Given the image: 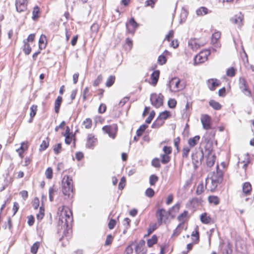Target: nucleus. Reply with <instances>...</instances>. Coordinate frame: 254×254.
Here are the masks:
<instances>
[{
  "instance_id": "obj_1",
  "label": "nucleus",
  "mask_w": 254,
  "mask_h": 254,
  "mask_svg": "<svg viewBox=\"0 0 254 254\" xmlns=\"http://www.w3.org/2000/svg\"><path fill=\"white\" fill-rule=\"evenodd\" d=\"M58 216L59 226L61 227V228H59V233L60 235L62 233L60 241L62 242L63 246L65 247L72 238V212L68 207L63 205L58 208Z\"/></svg>"
},
{
  "instance_id": "obj_2",
  "label": "nucleus",
  "mask_w": 254,
  "mask_h": 254,
  "mask_svg": "<svg viewBox=\"0 0 254 254\" xmlns=\"http://www.w3.org/2000/svg\"><path fill=\"white\" fill-rule=\"evenodd\" d=\"M74 185L72 177L64 175L62 180V191L67 198H72L74 194Z\"/></svg>"
},
{
  "instance_id": "obj_3",
  "label": "nucleus",
  "mask_w": 254,
  "mask_h": 254,
  "mask_svg": "<svg viewBox=\"0 0 254 254\" xmlns=\"http://www.w3.org/2000/svg\"><path fill=\"white\" fill-rule=\"evenodd\" d=\"M186 86V81L176 77L172 78L169 83L170 90L172 92H178L185 89Z\"/></svg>"
},
{
  "instance_id": "obj_4",
  "label": "nucleus",
  "mask_w": 254,
  "mask_h": 254,
  "mask_svg": "<svg viewBox=\"0 0 254 254\" xmlns=\"http://www.w3.org/2000/svg\"><path fill=\"white\" fill-rule=\"evenodd\" d=\"M164 96L161 93H152L150 94V101L151 105L156 108H159L164 104Z\"/></svg>"
},
{
  "instance_id": "obj_5",
  "label": "nucleus",
  "mask_w": 254,
  "mask_h": 254,
  "mask_svg": "<svg viewBox=\"0 0 254 254\" xmlns=\"http://www.w3.org/2000/svg\"><path fill=\"white\" fill-rule=\"evenodd\" d=\"M223 180V173L218 169V166H217L216 172L214 173L212 177L211 181L212 187L210 188V191L212 192L214 191L218 185L222 183Z\"/></svg>"
},
{
  "instance_id": "obj_6",
  "label": "nucleus",
  "mask_w": 254,
  "mask_h": 254,
  "mask_svg": "<svg viewBox=\"0 0 254 254\" xmlns=\"http://www.w3.org/2000/svg\"><path fill=\"white\" fill-rule=\"evenodd\" d=\"M210 53V51L207 49L200 51L193 58L194 65H197L205 63L207 61Z\"/></svg>"
},
{
  "instance_id": "obj_7",
  "label": "nucleus",
  "mask_w": 254,
  "mask_h": 254,
  "mask_svg": "<svg viewBox=\"0 0 254 254\" xmlns=\"http://www.w3.org/2000/svg\"><path fill=\"white\" fill-rule=\"evenodd\" d=\"M62 135L65 137L64 142L66 144L70 145L72 143L74 146H75L76 141L75 133L70 131L68 126L65 127V131L62 132Z\"/></svg>"
},
{
  "instance_id": "obj_8",
  "label": "nucleus",
  "mask_w": 254,
  "mask_h": 254,
  "mask_svg": "<svg viewBox=\"0 0 254 254\" xmlns=\"http://www.w3.org/2000/svg\"><path fill=\"white\" fill-rule=\"evenodd\" d=\"M172 147L170 146H164L162 148L163 153L160 155L161 162L163 164H168L171 159L170 155L172 152Z\"/></svg>"
},
{
  "instance_id": "obj_9",
  "label": "nucleus",
  "mask_w": 254,
  "mask_h": 254,
  "mask_svg": "<svg viewBox=\"0 0 254 254\" xmlns=\"http://www.w3.org/2000/svg\"><path fill=\"white\" fill-rule=\"evenodd\" d=\"M169 215L170 213L164 209H158L156 212V217L158 225H161L163 223H166L169 218Z\"/></svg>"
},
{
  "instance_id": "obj_10",
  "label": "nucleus",
  "mask_w": 254,
  "mask_h": 254,
  "mask_svg": "<svg viewBox=\"0 0 254 254\" xmlns=\"http://www.w3.org/2000/svg\"><path fill=\"white\" fill-rule=\"evenodd\" d=\"M98 144V138L93 133L87 134L85 140V146L87 148L93 149Z\"/></svg>"
},
{
  "instance_id": "obj_11",
  "label": "nucleus",
  "mask_w": 254,
  "mask_h": 254,
  "mask_svg": "<svg viewBox=\"0 0 254 254\" xmlns=\"http://www.w3.org/2000/svg\"><path fill=\"white\" fill-rule=\"evenodd\" d=\"M102 130L104 133L108 134L110 137L115 139L118 131V127L116 124L105 126L102 127Z\"/></svg>"
},
{
  "instance_id": "obj_12",
  "label": "nucleus",
  "mask_w": 254,
  "mask_h": 254,
  "mask_svg": "<svg viewBox=\"0 0 254 254\" xmlns=\"http://www.w3.org/2000/svg\"><path fill=\"white\" fill-rule=\"evenodd\" d=\"M206 44L205 41H202L199 39L191 38L188 42L189 47L193 51H196L203 47Z\"/></svg>"
},
{
  "instance_id": "obj_13",
  "label": "nucleus",
  "mask_w": 254,
  "mask_h": 254,
  "mask_svg": "<svg viewBox=\"0 0 254 254\" xmlns=\"http://www.w3.org/2000/svg\"><path fill=\"white\" fill-rule=\"evenodd\" d=\"M200 121L203 128L205 130H209L212 128L211 127V117L207 114L201 115Z\"/></svg>"
},
{
  "instance_id": "obj_14",
  "label": "nucleus",
  "mask_w": 254,
  "mask_h": 254,
  "mask_svg": "<svg viewBox=\"0 0 254 254\" xmlns=\"http://www.w3.org/2000/svg\"><path fill=\"white\" fill-rule=\"evenodd\" d=\"M239 85L240 89L243 93L249 96H251L252 95L251 91L249 89L246 80L244 78H240Z\"/></svg>"
},
{
  "instance_id": "obj_15",
  "label": "nucleus",
  "mask_w": 254,
  "mask_h": 254,
  "mask_svg": "<svg viewBox=\"0 0 254 254\" xmlns=\"http://www.w3.org/2000/svg\"><path fill=\"white\" fill-rule=\"evenodd\" d=\"M126 26L127 28V32L133 35L135 32L136 29L138 27V24L135 21L134 18L131 17L128 22L126 23Z\"/></svg>"
},
{
  "instance_id": "obj_16",
  "label": "nucleus",
  "mask_w": 254,
  "mask_h": 254,
  "mask_svg": "<svg viewBox=\"0 0 254 254\" xmlns=\"http://www.w3.org/2000/svg\"><path fill=\"white\" fill-rule=\"evenodd\" d=\"M190 217L189 211L184 210L182 213L180 214L177 217V220L180 222L179 224L184 227V225L188 223Z\"/></svg>"
},
{
  "instance_id": "obj_17",
  "label": "nucleus",
  "mask_w": 254,
  "mask_h": 254,
  "mask_svg": "<svg viewBox=\"0 0 254 254\" xmlns=\"http://www.w3.org/2000/svg\"><path fill=\"white\" fill-rule=\"evenodd\" d=\"M28 0H16L15 2L16 8L19 12L25 11L27 9Z\"/></svg>"
},
{
  "instance_id": "obj_18",
  "label": "nucleus",
  "mask_w": 254,
  "mask_h": 254,
  "mask_svg": "<svg viewBox=\"0 0 254 254\" xmlns=\"http://www.w3.org/2000/svg\"><path fill=\"white\" fill-rule=\"evenodd\" d=\"M206 83L208 88L211 91H214L216 88L221 85V82L216 78H210L206 81Z\"/></svg>"
},
{
  "instance_id": "obj_19",
  "label": "nucleus",
  "mask_w": 254,
  "mask_h": 254,
  "mask_svg": "<svg viewBox=\"0 0 254 254\" xmlns=\"http://www.w3.org/2000/svg\"><path fill=\"white\" fill-rule=\"evenodd\" d=\"M244 15L241 12L236 14L233 17L231 21V22L236 25L238 27H241L243 24Z\"/></svg>"
},
{
  "instance_id": "obj_20",
  "label": "nucleus",
  "mask_w": 254,
  "mask_h": 254,
  "mask_svg": "<svg viewBox=\"0 0 254 254\" xmlns=\"http://www.w3.org/2000/svg\"><path fill=\"white\" fill-rule=\"evenodd\" d=\"M29 145L27 141L22 142L20 143V147L16 150L19 157L22 159L24 157V154L28 149Z\"/></svg>"
},
{
  "instance_id": "obj_21",
  "label": "nucleus",
  "mask_w": 254,
  "mask_h": 254,
  "mask_svg": "<svg viewBox=\"0 0 254 254\" xmlns=\"http://www.w3.org/2000/svg\"><path fill=\"white\" fill-rule=\"evenodd\" d=\"M160 76V71L156 70L154 71L150 76L149 83L153 86H155L158 81Z\"/></svg>"
},
{
  "instance_id": "obj_22",
  "label": "nucleus",
  "mask_w": 254,
  "mask_h": 254,
  "mask_svg": "<svg viewBox=\"0 0 254 254\" xmlns=\"http://www.w3.org/2000/svg\"><path fill=\"white\" fill-rule=\"evenodd\" d=\"M171 53L165 50L164 51L163 54L158 57L157 62L160 65H163L167 62V57L171 56Z\"/></svg>"
},
{
  "instance_id": "obj_23",
  "label": "nucleus",
  "mask_w": 254,
  "mask_h": 254,
  "mask_svg": "<svg viewBox=\"0 0 254 254\" xmlns=\"http://www.w3.org/2000/svg\"><path fill=\"white\" fill-rule=\"evenodd\" d=\"M48 40L46 35H41L38 42V47L40 50H44L47 45Z\"/></svg>"
},
{
  "instance_id": "obj_24",
  "label": "nucleus",
  "mask_w": 254,
  "mask_h": 254,
  "mask_svg": "<svg viewBox=\"0 0 254 254\" xmlns=\"http://www.w3.org/2000/svg\"><path fill=\"white\" fill-rule=\"evenodd\" d=\"M191 239L193 244H197L199 242V232L198 226L195 227L191 234Z\"/></svg>"
},
{
  "instance_id": "obj_25",
  "label": "nucleus",
  "mask_w": 254,
  "mask_h": 254,
  "mask_svg": "<svg viewBox=\"0 0 254 254\" xmlns=\"http://www.w3.org/2000/svg\"><path fill=\"white\" fill-rule=\"evenodd\" d=\"M200 219L201 222L205 224H209L212 222V218L206 212L203 213L200 215Z\"/></svg>"
},
{
  "instance_id": "obj_26",
  "label": "nucleus",
  "mask_w": 254,
  "mask_h": 254,
  "mask_svg": "<svg viewBox=\"0 0 254 254\" xmlns=\"http://www.w3.org/2000/svg\"><path fill=\"white\" fill-rule=\"evenodd\" d=\"M252 187L249 182H245L243 185V192L245 196L249 195L251 194Z\"/></svg>"
},
{
  "instance_id": "obj_27",
  "label": "nucleus",
  "mask_w": 254,
  "mask_h": 254,
  "mask_svg": "<svg viewBox=\"0 0 254 254\" xmlns=\"http://www.w3.org/2000/svg\"><path fill=\"white\" fill-rule=\"evenodd\" d=\"M63 101V97L61 96H58L54 103V110L56 114L60 112V107Z\"/></svg>"
},
{
  "instance_id": "obj_28",
  "label": "nucleus",
  "mask_w": 254,
  "mask_h": 254,
  "mask_svg": "<svg viewBox=\"0 0 254 254\" xmlns=\"http://www.w3.org/2000/svg\"><path fill=\"white\" fill-rule=\"evenodd\" d=\"M200 138L199 135H195L193 137L189 138L188 141L189 146L192 148L196 145L200 140Z\"/></svg>"
},
{
  "instance_id": "obj_29",
  "label": "nucleus",
  "mask_w": 254,
  "mask_h": 254,
  "mask_svg": "<svg viewBox=\"0 0 254 254\" xmlns=\"http://www.w3.org/2000/svg\"><path fill=\"white\" fill-rule=\"evenodd\" d=\"M216 157L214 155L209 153L206 157V164L209 167L213 166L215 163Z\"/></svg>"
},
{
  "instance_id": "obj_30",
  "label": "nucleus",
  "mask_w": 254,
  "mask_h": 254,
  "mask_svg": "<svg viewBox=\"0 0 254 254\" xmlns=\"http://www.w3.org/2000/svg\"><path fill=\"white\" fill-rule=\"evenodd\" d=\"M41 13L40 7L37 5L34 6L32 11V19L34 20H37L40 17Z\"/></svg>"
},
{
  "instance_id": "obj_31",
  "label": "nucleus",
  "mask_w": 254,
  "mask_h": 254,
  "mask_svg": "<svg viewBox=\"0 0 254 254\" xmlns=\"http://www.w3.org/2000/svg\"><path fill=\"white\" fill-rule=\"evenodd\" d=\"M206 188V185H204L203 182H201L196 187L195 191L196 195H199L202 194L204 192Z\"/></svg>"
},
{
  "instance_id": "obj_32",
  "label": "nucleus",
  "mask_w": 254,
  "mask_h": 254,
  "mask_svg": "<svg viewBox=\"0 0 254 254\" xmlns=\"http://www.w3.org/2000/svg\"><path fill=\"white\" fill-rule=\"evenodd\" d=\"M38 110V107L36 105H33L30 108V119L29 121V123H31L33 121L34 117L36 115Z\"/></svg>"
},
{
  "instance_id": "obj_33",
  "label": "nucleus",
  "mask_w": 254,
  "mask_h": 254,
  "mask_svg": "<svg viewBox=\"0 0 254 254\" xmlns=\"http://www.w3.org/2000/svg\"><path fill=\"white\" fill-rule=\"evenodd\" d=\"M171 116V114L170 111H165L160 113L159 116L157 118V120H165Z\"/></svg>"
},
{
  "instance_id": "obj_34",
  "label": "nucleus",
  "mask_w": 254,
  "mask_h": 254,
  "mask_svg": "<svg viewBox=\"0 0 254 254\" xmlns=\"http://www.w3.org/2000/svg\"><path fill=\"white\" fill-rule=\"evenodd\" d=\"M22 50L26 55H29L31 53L32 51V48L29 43H28L27 41H23Z\"/></svg>"
},
{
  "instance_id": "obj_35",
  "label": "nucleus",
  "mask_w": 254,
  "mask_h": 254,
  "mask_svg": "<svg viewBox=\"0 0 254 254\" xmlns=\"http://www.w3.org/2000/svg\"><path fill=\"white\" fill-rule=\"evenodd\" d=\"M57 192V189L55 186H53L49 189V196L50 201H53L56 193Z\"/></svg>"
},
{
  "instance_id": "obj_36",
  "label": "nucleus",
  "mask_w": 254,
  "mask_h": 254,
  "mask_svg": "<svg viewBox=\"0 0 254 254\" xmlns=\"http://www.w3.org/2000/svg\"><path fill=\"white\" fill-rule=\"evenodd\" d=\"M82 125L85 129H90L93 126L92 120L90 118H86L83 121Z\"/></svg>"
},
{
  "instance_id": "obj_37",
  "label": "nucleus",
  "mask_w": 254,
  "mask_h": 254,
  "mask_svg": "<svg viewBox=\"0 0 254 254\" xmlns=\"http://www.w3.org/2000/svg\"><path fill=\"white\" fill-rule=\"evenodd\" d=\"M209 105L215 110H220L222 108V105L218 102L214 100H210L209 102Z\"/></svg>"
},
{
  "instance_id": "obj_38",
  "label": "nucleus",
  "mask_w": 254,
  "mask_h": 254,
  "mask_svg": "<svg viewBox=\"0 0 254 254\" xmlns=\"http://www.w3.org/2000/svg\"><path fill=\"white\" fill-rule=\"evenodd\" d=\"M208 202L211 204L217 205L220 202V199L217 196L210 195L208 197Z\"/></svg>"
},
{
  "instance_id": "obj_39",
  "label": "nucleus",
  "mask_w": 254,
  "mask_h": 254,
  "mask_svg": "<svg viewBox=\"0 0 254 254\" xmlns=\"http://www.w3.org/2000/svg\"><path fill=\"white\" fill-rule=\"evenodd\" d=\"M196 13L197 16H203L208 13V9L205 7L202 6L196 10Z\"/></svg>"
},
{
  "instance_id": "obj_40",
  "label": "nucleus",
  "mask_w": 254,
  "mask_h": 254,
  "mask_svg": "<svg viewBox=\"0 0 254 254\" xmlns=\"http://www.w3.org/2000/svg\"><path fill=\"white\" fill-rule=\"evenodd\" d=\"M183 226L181 224H178L176 229L174 230L173 233L172 235V238H176L178 237L182 232L183 229Z\"/></svg>"
},
{
  "instance_id": "obj_41",
  "label": "nucleus",
  "mask_w": 254,
  "mask_h": 254,
  "mask_svg": "<svg viewBox=\"0 0 254 254\" xmlns=\"http://www.w3.org/2000/svg\"><path fill=\"white\" fill-rule=\"evenodd\" d=\"M158 238L156 235H153L151 238L147 240V244L148 247H152L157 243Z\"/></svg>"
},
{
  "instance_id": "obj_42",
  "label": "nucleus",
  "mask_w": 254,
  "mask_h": 254,
  "mask_svg": "<svg viewBox=\"0 0 254 254\" xmlns=\"http://www.w3.org/2000/svg\"><path fill=\"white\" fill-rule=\"evenodd\" d=\"M41 245L40 242H36L33 244L30 249V252L32 254H36Z\"/></svg>"
},
{
  "instance_id": "obj_43",
  "label": "nucleus",
  "mask_w": 254,
  "mask_h": 254,
  "mask_svg": "<svg viewBox=\"0 0 254 254\" xmlns=\"http://www.w3.org/2000/svg\"><path fill=\"white\" fill-rule=\"evenodd\" d=\"M116 77L114 75H110L107 79L105 85L107 87H110L115 83Z\"/></svg>"
},
{
  "instance_id": "obj_44",
  "label": "nucleus",
  "mask_w": 254,
  "mask_h": 254,
  "mask_svg": "<svg viewBox=\"0 0 254 254\" xmlns=\"http://www.w3.org/2000/svg\"><path fill=\"white\" fill-rule=\"evenodd\" d=\"M50 138L47 137L46 140H43L42 143L40 146L39 150L40 151H44L46 150L49 145Z\"/></svg>"
},
{
  "instance_id": "obj_45",
  "label": "nucleus",
  "mask_w": 254,
  "mask_h": 254,
  "mask_svg": "<svg viewBox=\"0 0 254 254\" xmlns=\"http://www.w3.org/2000/svg\"><path fill=\"white\" fill-rule=\"evenodd\" d=\"M92 95L89 87H86L83 91L82 98L83 101H86L89 97Z\"/></svg>"
},
{
  "instance_id": "obj_46",
  "label": "nucleus",
  "mask_w": 254,
  "mask_h": 254,
  "mask_svg": "<svg viewBox=\"0 0 254 254\" xmlns=\"http://www.w3.org/2000/svg\"><path fill=\"white\" fill-rule=\"evenodd\" d=\"M159 226L158 223H154L152 224H150L148 227V230H147V236L150 235L151 234H152L156 229H157L158 227Z\"/></svg>"
},
{
  "instance_id": "obj_47",
  "label": "nucleus",
  "mask_w": 254,
  "mask_h": 254,
  "mask_svg": "<svg viewBox=\"0 0 254 254\" xmlns=\"http://www.w3.org/2000/svg\"><path fill=\"white\" fill-rule=\"evenodd\" d=\"M148 126L145 125H141L136 131V135L138 137H140L147 128Z\"/></svg>"
},
{
  "instance_id": "obj_48",
  "label": "nucleus",
  "mask_w": 254,
  "mask_h": 254,
  "mask_svg": "<svg viewBox=\"0 0 254 254\" xmlns=\"http://www.w3.org/2000/svg\"><path fill=\"white\" fill-rule=\"evenodd\" d=\"M45 175L46 178L48 180L52 179L53 177V170L52 167H49L47 168L45 172Z\"/></svg>"
},
{
  "instance_id": "obj_49",
  "label": "nucleus",
  "mask_w": 254,
  "mask_h": 254,
  "mask_svg": "<svg viewBox=\"0 0 254 254\" xmlns=\"http://www.w3.org/2000/svg\"><path fill=\"white\" fill-rule=\"evenodd\" d=\"M159 177L156 175H151L149 177V184L151 186H154L156 183L158 181Z\"/></svg>"
},
{
  "instance_id": "obj_50",
  "label": "nucleus",
  "mask_w": 254,
  "mask_h": 254,
  "mask_svg": "<svg viewBox=\"0 0 254 254\" xmlns=\"http://www.w3.org/2000/svg\"><path fill=\"white\" fill-rule=\"evenodd\" d=\"M191 147L188 146H184L182 149V157L183 158H188L189 153Z\"/></svg>"
},
{
  "instance_id": "obj_51",
  "label": "nucleus",
  "mask_w": 254,
  "mask_h": 254,
  "mask_svg": "<svg viewBox=\"0 0 254 254\" xmlns=\"http://www.w3.org/2000/svg\"><path fill=\"white\" fill-rule=\"evenodd\" d=\"M103 77L101 74L98 75L96 78L94 80L93 82V86L94 87L98 86L103 80Z\"/></svg>"
},
{
  "instance_id": "obj_52",
  "label": "nucleus",
  "mask_w": 254,
  "mask_h": 254,
  "mask_svg": "<svg viewBox=\"0 0 254 254\" xmlns=\"http://www.w3.org/2000/svg\"><path fill=\"white\" fill-rule=\"evenodd\" d=\"M236 73V69L234 67L228 68L226 70V75L229 77H234Z\"/></svg>"
},
{
  "instance_id": "obj_53",
  "label": "nucleus",
  "mask_w": 254,
  "mask_h": 254,
  "mask_svg": "<svg viewBox=\"0 0 254 254\" xmlns=\"http://www.w3.org/2000/svg\"><path fill=\"white\" fill-rule=\"evenodd\" d=\"M158 0H146L144 2L145 7H150L153 8Z\"/></svg>"
},
{
  "instance_id": "obj_54",
  "label": "nucleus",
  "mask_w": 254,
  "mask_h": 254,
  "mask_svg": "<svg viewBox=\"0 0 254 254\" xmlns=\"http://www.w3.org/2000/svg\"><path fill=\"white\" fill-rule=\"evenodd\" d=\"M160 162L158 158H154L151 161V165L155 168H159L161 167Z\"/></svg>"
},
{
  "instance_id": "obj_55",
  "label": "nucleus",
  "mask_w": 254,
  "mask_h": 254,
  "mask_svg": "<svg viewBox=\"0 0 254 254\" xmlns=\"http://www.w3.org/2000/svg\"><path fill=\"white\" fill-rule=\"evenodd\" d=\"M221 37V33L220 32H214L212 35L211 38L212 42L213 43H216L218 40Z\"/></svg>"
},
{
  "instance_id": "obj_56",
  "label": "nucleus",
  "mask_w": 254,
  "mask_h": 254,
  "mask_svg": "<svg viewBox=\"0 0 254 254\" xmlns=\"http://www.w3.org/2000/svg\"><path fill=\"white\" fill-rule=\"evenodd\" d=\"M177 100L174 98H170L168 101V106L170 108H175L177 106Z\"/></svg>"
},
{
  "instance_id": "obj_57",
  "label": "nucleus",
  "mask_w": 254,
  "mask_h": 254,
  "mask_svg": "<svg viewBox=\"0 0 254 254\" xmlns=\"http://www.w3.org/2000/svg\"><path fill=\"white\" fill-rule=\"evenodd\" d=\"M145 245V241L144 240L140 241L136 245L135 247V251L136 253L138 252H140L141 251V249Z\"/></svg>"
},
{
  "instance_id": "obj_58",
  "label": "nucleus",
  "mask_w": 254,
  "mask_h": 254,
  "mask_svg": "<svg viewBox=\"0 0 254 254\" xmlns=\"http://www.w3.org/2000/svg\"><path fill=\"white\" fill-rule=\"evenodd\" d=\"M181 142V138L180 137H177L174 139V146L176 148L177 152H179L180 151V144Z\"/></svg>"
},
{
  "instance_id": "obj_59",
  "label": "nucleus",
  "mask_w": 254,
  "mask_h": 254,
  "mask_svg": "<svg viewBox=\"0 0 254 254\" xmlns=\"http://www.w3.org/2000/svg\"><path fill=\"white\" fill-rule=\"evenodd\" d=\"M45 215V209L42 207L39 208V213L36 215L37 219L38 220H41Z\"/></svg>"
},
{
  "instance_id": "obj_60",
  "label": "nucleus",
  "mask_w": 254,
  "mask_h": 254,
  "mask_svg": "<svg viewBox=\"0 0 254 254\" xmlns=\"http://www.w3.org/2000/svg\"><path fill=\"white\" fill-rule=\"evenodd\" d=\"M113 240H114V237L113 236H112V235H111V234L108 235L106 237V241L105 242L104 246H110L112 244V243L113 242Z\"/></svg>"
},
{
  "instance_id": "obj_61",
  "label": "nucleus",
  "mask_w": 254,
  "mask_h": 254,
  "mask_svg": "<svg viewBox=\"0 0 254 254\" xmlns=\"http://www.w3.org/2000/svg\"><path fill=\"white\" fill-rule=\"evenodd\" d=\"M135 242H132L125 249V254H131L133 253L132 246L135 245Z\"/></svg>"
},
{
  "instance_id": "obj_62",
  "label": "nucleus",
  "mask_w": 254,
  "mask_h": 254,
  "mask_svg": "<svg viewBox=\"0 0 254 254\" xmlns=\"http://www.w3.org/2000/svg\"><path fill=\"white\" fill-rule=\"evenodd\" d=\"M145 194L146 196H147L148 197L151 198V197H152L154 195L155 191L152 189L149 188L146 190Z\"/></svg>"
},
{
  "instance_id": "obj_63",
  "label": "nucleus",
  "mask_w": 254,
  "mask_h": 254,
  "mask_svg": "<svg viewBox=\"0 0 254 254\" xmlns=\"http://www.w3.org/2000/svg\"><path fill=\"white\" fill-rule=\"evenodd\" d=\"M62 144L61 143H58L57 144H56L54 146V148H53V150H54V151L55 152V153L56 154H59L61 150H62Z\"/></svg>"
},
{
  "instance_id": "obj_64",
  "label": "nucleus",
  "mask_w": 254,
  "mask_h": 254,
  "mask_svg": "<svg viewBox=\"0 0 254 254\" xmlns=\"http://www.w3.org/2000/svg\"><path fill=\"white\" fill-rule=\"evenodd\" d=\"M126 178L125 177H123L121 178L120 182L119 183V184L118 188H119V190H122L123 189H124V188H125V185H126Z\"/></svg>"
}]
</instances>
